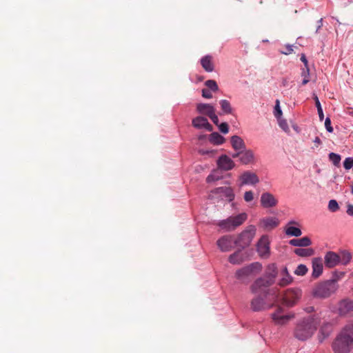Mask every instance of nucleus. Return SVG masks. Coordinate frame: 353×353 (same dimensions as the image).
I'll list each match as a JSON object with an SVG mask.
<instances>
[{
    "label": "nucleus",
    "mask_w": 353,
    "mask_h": 353,
    "mask_svg": "<svg viewBox=\"0 0 353 353\" xmlns=\"http://www.w3.org/2000/svg\"><path fill=\"white\" fill-rule=\"evenodd\" d=\"M323 262L320 257L314 258L312 260V276L318 278L323 272Z\"/></svg>",
    "instance_id": "19"
},
{
    "label": "nucleus",
    "mask_w": 353,
    "mask_h": 353,
    "mask_svg": "<svg viewBox=\"0 0 353 353\" xmlns=\"http://www.w3.org/2000/svg\"><path fill=\"white\" fill-rule=\"evenodd\" d=\"M346 212L348 215L353 216V205L347 204Z\"/></svg>",
    "instance_id": "48"
},
{
    "label": "nucleus",
    "mask_w": 353,
    "mask_h": 353,
    "mask_svg": "<svg viewBox=\"0 0 353 353\" xmlns=\"http://www.w3.org/2000/svg\"><path fill=\"white\" fill-rule=\"evenodd\" d=\"M219 104L224 114H228L232 113V108L228 100L222 99L219 101Z\"/></svg>",
    "instance_id": "32"
},
{
    "label": "nucleus",
    "mask_w": 353,
    "mask_h": 353,
    "mask_svg": "<svg viewBox=\"0 0 353 353\" xmlns=\"http://www.w3.org/2000/svg\"><path fill=\"white\" fill-rule=\"evenodd\" d=\"M338 310L341 316H345L353 312V301L350 299L342 300L339 303Z\"/></svg>",
    "instance_id": "16"
},
{
    "label": "nucleus",
    "mask_w": 353,
    "mask_h": 353,
    "mask_svg": "<svg viewBox=\"0 0 353 353\" xmlns=\"http://www.w3.org/2000/svg\"><path fill=\"white\" fill-rule=\"evenodd\" d=\"M283 277L280 279L279 284L280 286H285L292 282V277L288 274V270L285 268L283 270Z\"/></svg>",
    "instance_id": "27"
},
{
    "label": "nucleus",
    "mask_w": 353,
    "mask_h": 353,
    "mask_svg": "<svg viewBox=\"0 0 353 353\" xmlns=\"http://www.w3.org/2000/svg\"><path fill=\"white\" fill-rule=\"evenodd\" d=\"M216 192L224 194L230 201H232L234 197L233 190L230 187H219L216 189Z\"/></svg>",
    "instance_id": "26"
},
{
    "label": "nucleus",
    "mask_w": 353,
    "mask_h": 353,
    "mask_svg": "<svg viewBox=\"0 0 353 353\" xmlns=\"http://www.w3.org/2000/svg\"><path fill=\"white\" fill-rule=\"evenodd\" d=\"M314 143H317V144H319H319H321V141L320 138H319V137H316L315 138Z\"/></svg>",
    "instance_id": "54"
},
{
    "label": "nucleus",
    "mask_w": 353,
    "mask_h": 353,
    "mask_svg": "<svg viewBox=\"0 0 353 353\" xmlns=\"http://www.w3.org/2000/svg\"><path fill=\"white\" fill-rule=\"evenodd\" d=\"M301 61L304 63L305 66L307 68V72H309V69H308V67H307V59H306V57L305 54H302L301 57Z\"/></svg>",
    "instance_id": "49"
},
{
    "label": "nucleus",
    "mask_w": 353,
    "mask_h": 353,
    "mask_svg": "<svg viewBox=\"0 0 353 353\" xmlns=\"http://www.w3.org/2000/svg\"><path fill=\"white\" fill-rule=\"evenodd\" d=\"M282 308L279 307L276 312L272 314V319L276 325H285L294 317V314L283 315Z\"/></svg>",
    "instance_id": "12"
},
{
    "label": "nucleus",
    "mask_w": 353,
    "mask_h": 353,
    "mask_svg": "<svg viewBox=\"0 0 353 353\" xmlns=\"http://www.w3.org/2000/svg\"><path fill=\"white\" fill-rule=\"evenodd\" d=\"M294 252L296 255L302 257L310 256L314 253L312 248H296L294 250Z\"/></svg>",
    "instance_id": "28"
},
{
    "label": "nucleus",
    "mask_w": 353,
    "mask_h": 353,
    "mask_svg": "<svg viewBox=\"0 0 353 353\" xmlns=\"http://www.w3.org/2000/svg\"><path fill=\"white\" fill-rule=\"evenodd\" d=\"M199 153L202 155H204V154H212L213 155L214 152L212 151V150H199Z\"/></svg>",
    "instance_id": "50"
},
{
    "label": "nucleus",
    "mask_w": 353,
    "mask_h": 353,
    "mask_svg": "<svg viewBox=\"0 0 353 353\" xmlns=\"http://www.w3.org/2000/svg\"><path fill=\"white\" fill-rule=\"evenodd\" d=\"M254 199L253 192L252 191H247L244 194V199L247 202L252 201Z\"/></svg>",
    "instance_id": "43"
},
{
    "label": "nucleus",
    "mask_w": 353,
    "mask_h": 353,
    "mask_svg": "<svg viewBox=\"0 0 353 353\" xmlns=\"http://www.w3.org/2000/svg\"><path fill=\"white\" fill-rule=\"evenodd\" d=\"M329 159L335 166L339 167L340 165L341 158L339 154L331 152L329 154Z\"/></svg>",
    "instance_id": "36"
},
{
    "label": "nucleus",
    "mask_w": 353,
    "mask_h": 353,
    "mask_svg": "<svg viewBox=\"0 0 353 353\" xmlns=\"http://www.w3.org/2000/svg\"><path fill=\"white\" fill-rule=\"evenodd\" d=\"M209 141L210 143H212L213 144L221 145L224 142L225 139L223 137H222L218 132H212L210 135Z\"/></svg>",
    "instance_id": "29"
},
{
    "label": "nucleus",
    "mask_w": 353,
    "mask_h": 353,
    "mask_svg": "<svg viewBox=\"0 0 353 353\" xmlns=\"http://www.w3.org/2000/svg\"><path fill=\"white\" fill-rule=\"evenodd\" d=\"M218 171L214 170L212 174L208 176L206 181L208 183L218 181L221 179V176L217 174Z\"/></svg>",
    "instance_id": "40"
},
{
    "label": "nucleus",
    "mask_w": 353,
    "mask_h": 353,
    "mask_svg": "<svg viewBox=\"0 0 353 353\" xmlns=\"http://www.w3.org/2000/svg\"><path fill=\"white\" fill-rule=\"evenodd\" d=\"M205 85L212 91L216 92L219 90V86L214 80H208Z\"/></svg>",
    "instance_id": "38"
},
{
    "label": "nucleus",
    "mask_w": 353,
    "mask_h": 353,
    "mask_svg": "<svg viewBox=\"0 0 353 353\" xmlns=\"http://www.w3.org/2000/svg\"><path fill=\"white\" fill-rule=\"evenodd\" d=\"M201 64L202 68L208 72H211L214 70V66L212 63V57L210 55H205L201 59Z\"/></svg>",
    "instance_id": "20"
},
{
    "label": "nucleus",
    "mask_w": 353,
    "mask_h": 353,
    "mask_svg": "<svg viewBox=\"0 0 353 353\" xmlns=\"http://www.w3.org/2000/svg\"><path fill=\"white\" fill-rule=\"evenodd\" d=\"M278 200L275 196L270 193L265 192L261 194V204L265 208H272L277 205Z\"/></svg>",
    "instance_id": "14"
},
{
    "label": "nucleus",
    "mask_w": 353,
    "mask_h": 353,
    "mask_svg": "<svg viewBox=\"0 0 353 353\" xmlns=\"http://www.w3.org/2000/svg\"><path fill=\"white\" fill-rule=\"evenodd\" d=\"M301 296V290L299 289L290 288L284 294L283 303L288 307L294 306Z\"/></svg>",
    "instance_id": "7"
},
{
    "label": "nucleus",
    "mask_w": 353,
    "mask_h": 353,
    "mask_svg": "<svg viewBox=\"0 0 353 353\" xmlns=\"http://www.w3.org/2000/svg\"><path fill=\"white\" fill-rule=\"evenodd\" d=\"M192 125L198 129L205 128L209 132L212 131V126L208 119L203 117H197L192 120Z\"/></svg>",
    "instance_id": "18"
},
{
    "label": "nucleus",
    "mask_w": 353,
    "mask_h": 353,
    "mask_svg": "<svg viewBox=\"0 0 353 353\" xmlns=\"http://www.w3.org/2000/svg\"><path fill=\"white\" fill-rule=\"evenodd\" d=\"M219 130L224 134L228 133V130H229L228 125L227 123H221L219 125Z\"/></svg>",
    "instance_id": "44"
},
{
    "label": "nucleus",
    "mask_w": 353,
    "mask_h": 353,
    "mask_svg": "<svg viewBox=\"0 0 353 353\" xmlns=\"http://www.w3.org/2000/svg\"><path fill=\"white\" fill-rule=\"evenodd\" d=\"M352 193L353 194V188H352Z\"/></svg>",
    "instance_id": "59"
},
{
    "label": "nucleus",
    "mask_w": 353,
    "mask_h": 353,
    "mask_svg": "<svg viewBox=\"0 0 353 353\" xmlns=\"http://www.w3.org/2000/svg\"><path fill=\"white\" fill-rule=\"evenodd\" d=\"M248 219L246 213L243 212L236 216H231L226 219L219 221L217 225L226 231H233L241 225Z\"/></svg>",
    "instance_id": "4"
},
{
    "label": "nucleus",
    "mask_w": 353,
    "mask_h": 353,
    "mask_svg": "<svg viewBox=\"0 0 353 353\" xmlns=\"http://www.w3.org/2000/svg\"><path fill=\"white\" fill-rule=\"evenodd\" d=\"M261 265L259 263H254L251 265L243 268L236 272V277L238 279L243 280L249 276L254 271H260L261 270Z\"/></svg>",
    "instance_id": "9"
},
{
    "label": "nucleus",
    "mask_w": 353,
    "mask_h": 353,
    "mask_svg": "<svg viewBox=\"0 0 353 353\" xmlns=\"http://www.w3.org/2000/svg\"><path fill=\"white\" fill-rule=\"evenodd\" d=\"M340 263L343 265H347L351 260V254L349 252L341 251L339 254Z\"/></svg>",
    "instance_id": "33"
},
{
    "label": "nucleus",
    "mask_w": 353,
    "mask_h": 353,
    "mask_svg": "<svg viewBox=\"0 0 353 353\" xmlns=\"http://www.w3.org/2000/svg\"><path fill=\"white\" fill-rule=\"evenodd\" d=\"M324 263L327 268H332L340 263L339 254L327 252L324 256Z\"/></svg>",
    "instance_id": "15"
},
{
    "label": "nucleus",
    "mask_w": 353,
    "mask_h": 353,
    "mask_svg": "<svg viewBox=\"0 0 353 353\" xmlns=\"http://www.w3.org/2000/svg\"><path fill=\"white\" fill-rule=\"evenodd\" d=\"M281 114H282V111L279 106V101L276 100V105L274 108V116H275V117L279 119L281 116Z\"/></svg>",
    "instance_id": "42"
},
{
    "label": "nucleus",
    "mask_w": 353,
    "mask_h": 353,
    "mask_svg": "<svg viewBox=\"0 0 353 353\" xmlns=\"http://www.w3.org/2000/svg\"><path fill=\"white\" fill-rule=\"evenodd\" d=\"M349 114L353 116V110L349 111Z\"/></svg>",
    "instance_id": "57"
},
{
    "label": "nucleus",
    "mask_w": 353,
    "mask_h": 353,
    "mask_svg": "<svg viewBox=\"0 0 353 353\" xmlns=\"http://www.w3.org/2000/svg\"><path fill=\"white\" fill-rule=\"evenodd\" d=\"M289 243L296 247H308L312 244V241L308 236H304L301 239H291Z\"/></svg>",
    "instance_id": "21"
},
{
    "label": "nucleus",
    "mask_w": 353,
    "mask_h": 353,
    "mask_svg": "<svg viewBox=\"0 0 353 353\" xmlns=\"http://www.w3.org/2000/svg\"><path fill=\"white\" fill-rule=\"evenodd\" d=\"M209 117L210 118V119L212 121V122L214 124L218 125V123H219V118L216 115L215 112L214 113H212L211 115H210Z\"/></svg>",
    "instance_id": "47"
},
{
    "label": "nucleus",
    "mask_w": 353,
    "mask_h": 353,
    "mask_svg": "<svg viewBox=\"0 0 353 353\" xmlns=\"http://www.w3.org/2000/svg\"><path fill=\"white\" fill-rule=\"evenodd\" d=\"M285 232L288 236L296 237L300 236L302 234V232L299 228L293 226L287 227Z\"/></svg>",
    "instance_id": "31"
},
{
    "label": "nucleus",
    "mask_w": 353,
    "mask_h": 353,
    "mask_svg": "<svg viewBox=\"0 0 353 353\" xmlns=\"http://www.w3.org/2000/svg\"><path fill=\"white\" fill-rule=\"evenodd\" d=\"M232 158H237V157L240 158V152H235V153L232 154Z\"/></svg>",
    "instance_id": "53"
},
{
    "label": "nucleus",
    "mask_w": 353,
    "mask_h": 353,
    "mask_svg": "<svg viewBox=\"0 0 353 353\" xmlns=\"http://www.w3.org/2000/svg\"><path fill=\"white\" fill-rule=\"evenodd\" d=\"M196 110L199 113L205 114L208 117L215 112L214 106L208 103H198Z\"/></svg>",
    "instance_id": "22"
},
{
    "label": "nucleus",
    "mask_w": 353,
    "mask_h": 353,
    "mask_svg": "<svg viewBox=\"0 0 353 353\" xmlns=\"http://www.w3.org/2000/svg\"><path fill=\"white\" fill-rule=\"evenodd\" d=\"M293 223H295V222H294V221H290V222L289 223V224H293Z\"/></svg>",
    "instance_id": "58"
},
{
    "label": "nucleus",
    "mask_w": 353,
    "mask_h": 353,
    "mask_svg": "<svg viewBox=\"0 0 353 353\" xmlns=\"http://www.w3.org/2000/svg\"><path fill=\"white\" fill-rule=\"evenodd\" d=\"M307 268L305 265L300 264L295 270L294 274L299 276H304L307 272Z\"/></svg>",
    "instance_id": "37"
},
{
    "label": "nucleus",
    "mask_w": 353,
    "mask_h": 353,
    "mask_svg": "<svg viewBox=\"0 0 353 353\" xmlns=\"http://www.w3.org/2000/svg\"><path fill=\"white\" fill-rule=\"evenodd\" d=\"M231 144L235 150H244L245 145L243 140L239 136L234 135L231 137Z\"/></svg>",
    "instance_id": "25"
},
{
    "label": "nucleus",
    "mask_w": 353,
    "mask_h": 353,
    "mask_svg": "<svg viewBox=\"0 0 353 353\" xmlns=\"http://www.w3.org/2000/svg\"><path fill=\"white\" fill-rule=\"evenodd\" d=\"M202 97L205 99H211L212 97V94L210 90L203 89L202 90Z\"/></svg>",
    "instance_id": "46"
},
{
    "label": "nucleus",
    "mask_w": 353,
    "mask_h": 353,
    "mask_svg": "<svg viewBox=\"0 0 353 353\" xmlns=\"http://www.w3.org/2000/svg\"><path fill=\"white\" fill-rule=\"evenodd\" d=\"M269 292V289H266L265 293L258 292L254 293L256 295L251 301V308L253 311H260L265 308L264 298L266 297Z\"/></svg>",
    "instance_id": "8"
},
{
    "label": "nucleus",
    "mask_w": 353,
    "mask_h": 353,
    "mask_svg": "<svg viewBox=\"0 0 353 353\" xmlns=\"http://www.w3.org/2000/svg\"><path fill=\"white\" fill-rule=\"evenodd\" d=\"M243 261V257L240 251L235 252L229 256V261L232 264H239Z\"/></svg>",
    "instance_id": "30"
},
{
    "label": "nucleus",
    "mask_w": 353,
    "mask_h": 353,
    "mask_svg": "<svg viewBox=\"0 0 353 353\" xmlns=\"http://www.w3.org/2000/svg\"><path fill=\"white\" fill-rule=\"evenodd\" d=\"M318 23H319V26H318V28H317V29L320 28L322 26V19H321L318 21ZM317 30H316V31H317Z\"/></svg>",
    "instance_id": "56"
},
{
    "label": "nucleus",
    "mask_w": 353,
    "mask_h": 353,
    "mask_svg": "<svg viewBox=\"0 0 353 353\" xmlns=\"http://www.w3.org/2000/svg\"><path fill=\"white\" fill-rule=\"evenodd\" d=\"M276 275V268L274 264H270L268 266L267 272L264 277L256 279L251 285L252 293L264 292L274 281Z\"/></svg>",
    "instance_id": "2"
},
{
    "label": "nucleus",
    "mask_w": 353,
    "mask_h": 353,
    "mask_svg": "<svg viewBox=\"0 0 353 353\" xmlns=\"http://www.w3.org/2000/svg\"><path fill=\"white\" fill-rule=\"evenodd\" d=\"M241 186L244 185H255L259 182L257 175L250 171H245L240 176Z\"/></svg>",
    "instance_id": "13"
},
{
    "label": "nucleus",
    "mask_w": 353,
    "mask_h": 353,
    "mask_svg": "<svg viewBox=\"0 0 353 353\" xmlns=\"http://www.w3.org/2000/svg\"><path fill=\"white\" fill-rule=\"evenodd\" d=\"M325 126L326 128V130L329 132H333V128L332 127L331 125V120L330 118H326L325 121Z\"/></svg>",
    "instance_id": "45"
},
{
    "label": "nucleus",
    "mask_w": 353,
    "mask_h": 353,
    "mask_svg": "<svg viewBox=\"0 0 353 353\" xmlns=\"http://www.w3.org/2000/svg\"><path fill=\"white\" fill-rule=\"evenodd\" d=\"M320 323L317 317L308 316L299 320L294 330V336L299 341H306L311 338Z\"/></svg>",
    "instance_id": "1"
},
{
    "label": "nucleus",
    "mask_w": 353,
    "mask_h": 353,
    "mask_svg": "<svg viewBox=\"0 0 353 353\" xmlns=\"http://www.w3.org/2000/svg\"><path fill=\"white\" fill-rule=\"evenodd\" d=\"M263 227L265 230H272L277 227L279 224V221L275 217H268L261 220Z\"/></svg>",
    "instance_id": "23"
},
{
    "label": "nucleus",
    "mask_w": 353,
    "mask_h": 353,
    "mask_svg": "<svg viewBox=\"0 0 353 353\" xmlns=\"http://www.w3.org/2000/svg\"><path fill=\"white\" fill-rule=\"evenodd\" d=\"M343 166L345 170L353 169V157H347L343 161Z\"/></svg>",
    "instance_id": "41"
},
{
    "label": "nucleus",
    "mask_w": 353,
    "mask_h": 353,
    "mask_svg": "<svg viewBox=\"0 0 353 353\" xmlns=\"http://www.w3.org/2000/svg\"><path fill=\"white\" fill-rule=\"evenodd\" d=\"M337 285L334 280H328L316 284L312 290V294L317 298H327L334 293Z\"/></svg>",
    "instance_id": "3"
},
{
    "label": "nucleus",
    "mask_w": 353,
    "mask_h": 353,
    "mask_svg": "<svg viewBox=\"0 0 353 353\" xmlns=\"http://www.w3.org/2000/svg\"><path fill=\"white\" fill-rule=\"evenodd\" d=\"M234 241L233 236L225 235L217 241L216 244L221 251L229 252L234 248Z\"/></svg>",
    "instance_id": "11"
},
{
    "label": "nucleus",
    "mask_w": 353,
    "mask_h": 353,
    "mask_svg": "<svg viewBox=\"0 0 353 353\" xmlns=\"http://www.w3.org/2000/svg\"><path fill=\"white\" fill-rule=\"evenodd\" d=\"M254 160V154L251 150H243L240 151L239 161L243 164L247 165Z\"/></svg>",
    "instance_id": "24"
},
{
    "label": "nucleus",
    "mask_w": 353,
    "mask_h": 353,
    "mask_svg": "<svg viewBox=\"0 0 353 353\" xmlns=\"http://www.w3.org/2000/svg\"><path fill=\"white\" fill-rule=\"evenodd\" d=\"M309 82V79L307 77H305L302 81L303 85H305Z\"/></svg>",
    "instance_id": "55"
},
{
    "label": "nucleus",
    "mask_w": 353,
    "mask_h": 353,
    "mask_svg": "<svg viewBox=\"0 0 353 353\" xmlns=\"http://www.w3.org/2000/svg\"><path fill=\"white\" fill-rule=\"evenodd\" d=\"M352 348V341L348 339L345 336V334L341 332L339 333L332 344V349L334 353H349Z\"/></svg>",
    "instance_id": "5"
},
{
    "label": "nucleus",
    "mask_w": 353,
    "mask_h": 353,
    "mask_svg": "<svg viewBox=\"0 0 353 353\" xmlns=\"http://www.w3.org/2000/svg\"><path fill=\"white\" fill-rule=\"evenodd\" d=\"M256 234V228L254 225H249L235 239L236 245L245 248L250 245Z\"/></svg>",
    "instance_id": "6"
},
{
    "label": "nucleus",
    "mask_w": 353,
    "mask_h": 353,
    "mask_svg": "<svg viewBox=\"0 0 353 353\" xmlns=\"http://www.w3.org/2000/svg\"><path fill=\"white\" fill-rule=\"evenodd\" d=\"M328 209L332 212H335L339 210V206L337 201L334 199H332L328 203Z\"/></svg>",
    "instance_id": "39"
},
{
    "label": "nucleus",
    "mask_w": 353,
    "mask_h": 353,
    "mask_svg": "<svg viewBox=\"0 0 353 353\" xmlns=\"http://www.w3.org/2000/svg\"><path fill=\"white\" fill-rule=\"evenodd\" d=\"M292 51H293L292 47L291 46H287L286 51L282 52V53H283L285 54H289L292 53Z\"/></svg>",
    "instance_id": "51"
},
{
    "label": "nucleus",
    "mask_w": 353,
    "mask_h": 353,
    "mask_svg": "<svg viewBox=\"0 0 353 353\" xmlns=\"http://www.w3.org/2000/svg\"><path fill=\"white\" fill-rule=\"evenodd\" d=\"M256 250L260 256L263 258L269 257L270 241L268 236L263 235L261 236L257 243Z\"/></svg>",
    "instance_id": "10"
},
{
    "label": "nucleus",
    "mask_w": 353,
    "mask_h": 353,
    "mask_svg": "<svg viewBox=\"0 0 353 353\" xmlns=\"http://www.w3.org/2000/svg\"><path fill=\"white\" fill-rule=\"evenodd\" d=\"M341 332L345 334V336H347L348 339L352 340L353 343V323L346 325Z\"/></svg>",
    "instance_id": "34"
},
{
    "label": "nucleus",
    "mask_w": 353,
    "mask_h": 353,
    "mask_svg": "<svg viewBox=\"0 0 353 353\" xmlns=\"http://www.w3.org/2000/svg\"><path fill=\"white\" fill-rule=\"evenodd\" d=\"M218 167L223 170L228 171L232 170L234 165V162L227 155H221L217 160Z\"/></svg>",
    "instance_id": "17"
},
{
    "label": "nucleus",
    "mask_w": 353,
    "mask_h": 353,
    "mask_svg": "<svg viewBox=\"0 0 353 353\" xmlns=\"http://www.w3.org/2000/svg\"><path fill=\"white\" fill-rule=\"evenodd\" d=\"M279 125L282 129L286 130L288 128V124L285 121H281Z\"/></svg>",
    "instance_id": "52"
},
{
    "label": "nucleus",
    "mask_w": 353,
    "mask_h": 353,
    "mask_svg": "<svg viewBox=\"0 0 353 353\" xmlns=\"http://www.w3.org/2000/svg\"><path fill=\"white\" fill-rule=\"evenodd\" d=\"M314 99L315 101V105L317 108L319 119H320V121H323V118H324L323 109H322V107H321V105L320 103L318 97L314 94Z\"/></svg>",
    "instance_id": "35"
}]
</instances>
